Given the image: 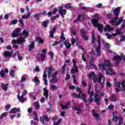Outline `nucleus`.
Listing matches in <instances>:
<instances>
[{
    "instance_id": "obj_20",
    "label": "nucleus",
    "mask_w": 125,
    "mask_h": 125,
    "mask_svg": "<svg viewBox=\"0 0 125 125\" xmlns=\"http://www.w3.org/2000/svg\"><path fill=\"white\" fill-rule=\"evenodd\" d=\"M103 78V75L101 73L99 74L98 76V82L100 83L101 85H102V87H103V84L102 83V82L101 81H102V78Z\"/></svg>"
},
{
    "instance_id": "obj_2",
    "label": "nucleus",
    "mask_w": 125,
    "mask_h": 125,
    "mask_svg": "<svg viewBox=\"0 0 125 125\" xmlns=\"http://www.w3.org/2000/svg\"><path fill=\"white\" fill-rule=\"evenodd\" d=\"M97 42H98V45L96 47L95 50L97 53V56L98 57H100L101 56V41L100 40H98Z\"/></svg>"
},
{
    "instance_id": "obj_29",
    "label": "nucleus",
    "mask_w": 125,
    "mask_h": 125,
    "mask_svg": "<svg viewBox=\"0 0 125 125\" xmlns=\"http://www.w3.org/2000/svg\"><path fill=\"white\" fill-rule=\"evenodd\" d=\"M30 15H31V13L28 12L27 15H24L21 16L22 19H27L30 18Z\"/></svg>"
},
{
    "instance_id": "obj_19",
    "label": "nucleus",
    "mask_w": 125,
    "mask_h": 125,
    "mask_svg": "<svg viewBox=\"0 0 125 125\" xmlns=\"http://www.w3.org/2000/svg\"><path fill=\"white\" fill-rule=\"evenodd\" d=\"M21 36H25L24 38L27 39L28 38V36H29V32L26 30V29H24L22 31V33H21Z\"/></svg>"
},
{
    "instance_id": "obj_54",
    "label": "nucleus",
    "mask_w": 125,
    "mask_h": 125,
    "mask_svg": "<svg viewBox=\"0 0 125 125\" xmlns=\"http://www.w3.org/2000/svg\"><path fill=\"white\" fill-rule=\"evenodd\" d=\"M40 119L41 123L42 124V125H45V123H44V118H43V117H40Z\"/></svg>"
},
{
    "instance_id": "obj_56",
    "label": "nucleus",
    "mask_w": 125,
    "mask_h": 125,
    "mask_svg": "<svg viewBox=\"0 0 125 125\" xmlns=\"http://www.w3.org/2000/svg\"><path fill=\"white\" fill-rule=\"evenodd\" d=\"M61 107L62 110H66V109H69V106H67V105H66V104L65 105L62 104Z\"/></svg>"
},
{
    "instance_id": "obj_21",
    "label": "nucleus",
    "mask_w": 125,
    "mask_h": 125,
    "mask_svg": "<svg viewBox=\"0 0 125 125\" xmlns=\"http://www.w3.org/2000/svg\"><path fill=\"white\" fill-rule=\"evenodd\" d=\"M63 44L65 46V47L67 49H69V48L71 47V43H70V42H68L67 40L63 42Z\"/></svg>"
},
{
    "instance_id": "obj_61",
    "label": "nucleus",
    "mask_w": 125,
    "mask_h": 125,
    "mask_svg": "<svg viewBox=\"0 0 125 125\" xmlns=\"http://www.w3.org/2000/svg\"><path fill=\"white\" fill-rule=\"evenodd\" d=\"M71 72L72 74H76V73H79V70H77V71L76 70V69H74L72 68L71 69Z\"/></svg>"
},
{
    "instance_id": "obj_30",
    "label": "nucleus",
    "mask_w": 125,
    "mask_h": 125,
    "mask_svg": "<svg viewBox=\"0 0 125 125\" xmlns=\"http://www.w3.org/2000/svg\"><path fill=\"white\" fill-rule=\"evenodd\" d=\"M51 83H56L58 82V78H52V79L50 80Z\"/></svg>"
},
{
    "instance_id": "obj_15",
    "label": "nucleus",
    "mask_w": 125,
    "mask_h": 125,
    "mask_svg": "<svg viewBox=\"0 0 125 125\" xmlns=\"http://www.w3.org/2000/svg\"><path fill=\"white\" fill-rule=\"evenodd\" d=\"M105 27L106 28H104V32H107V31H108V32H111V31H113L114 30V28L111 27V25L109 24L106 25Z\"/></svg>"
},
{
    "instance_id": "obj_33",
    "label": "nucleus",
    "mask_w": 125,
    "mask_h": 125,
    "mask_svg": "<svg viewBox=\"0 0 125 125\" xmlns=\"http://www.w3.org/2000/svg\"><path fill=\"white\" fill-rule=\"evenodd\" d=\"M36 40L38 41L39 43H41V44H42L44 42V40L41 37H37Z\"/></svg>"
},
{
    "instance_id": "obj_12",
    "label": "nucleus",
    "mask_w": 125,
    "mask_h": 125,
    "mask_svg": "<svg viewBox=\"0 0 125 125\" xmlns=\"http://www.w3.org/2000/svg\"><path fill=\"white\" fill-rule=\"evenodd\" d=\"M18 112H20V108L14 107L11 110H10L8 113H10V114H16V113Z\"/></svg>"
},
{
    "instance_id": "obj_31",
    "label": "nucleus",
    "mask_w": 125,
    "mask_h": 125,
    "mask_svg": "<svg viewBox=\"0 0 125 125\" xmlns=\"http://www.w3.org/2000/svg\"><path fill=\"white\" fill-rule=\"evenodd\" d=\"M34 82L36 85H39L40 84V80H39V78H38L37 76L34 77Z\"/></svg>"
},
{
    "instance_id": "obj_44",
    "label": "nucleus",
    "mask_w": 125,
    "mask_h": 125,
    "mask_svg": "<svg viewBox=\"0 0 125 125\" xmlns=\"http://www.w3.org/2000/svg\"><path fill=\"white\" fill-rule=\"evenodd\" d=\"M34 105L36 109H40V103L38 102H35Z\"/></svg>"
},
{
    "instance_id": "obj_51",
    "label": "nucleus",
    "mask_w": 125,
    "mask_h": 125,
    "mask_svg": "<svg viewBox=\"0 0 125 125\" xmlns=\"http://www.w3.org/2000/svg\"><path fill=\"white\" fill-rule=\"evenodd\" d=\"M51 89H53V90H55L56 89H58V87H57L55 85L51 84Z\"/></svg>"
},
{
    "instance_id": "obj_3",
    "label": "nucleus",
    "mask_w": 125,
    "mask_h": 125,
    "mask_svg": "<svg viewBox=\"0 0 125 125\" xmlns=\"http://www.w3.org/2000/svg\"><path fill=\"white\" fill-rule=\"evenodd\" d=\"M73 95L76 98H80V99H82L83 101H84L85 103H87V101H86V95L85 93H82V95L80 96V94H77L76 93H73Z\"/></svg>"
},
{
    "instance_id": "obj_45",
    "label": "nucleus",
    "mask_w": 125,
    "mask_h": 125,
    "mask_svg": "<svg viewBox=\"0 0 125 125\" xmlns=\"http://www.w3.org/2000/svg\"><path fill=\"white\" fill-rule=\"evenodd\" d=\"M76 91L77 92H79V96H81V94H82L83 91H82V89H81V88L79 87H76Z\"/></svg>"
},
{
    "instance_id": "obj_53",
    "label": "nucleus",
    "mask_w": 125,
    "mask_h": 125,
    "mask_svg": "<svg viewBox=\"0 0 125 125\" xmlns=\"http://www.w3.org/2000/svg\"><path fill=\"white\" fill-rule=\"evenodd\" d=\"M74 110H76V111H78L79 112H81L82 111V109L80 106H76L73 108Z\"/></svg>"
},
{
    "instance_id": "obj_58",
    "label": "nucleus",
    "mask_w": 125,
    "mask_h": 125,
    "mask_svg": "<svg viewBox=\"0 0 125 125\" xmlns=\"http://www.w3.org/2000/svg\"><path fill=\"white\" fill-rule=\"evenodd\" d=\"M57 29V26H54L52 30H51L50 31V32H52V33H53L54 34H55V33H56V30Z\"/></svg>"
},
{
    "instance_id": "obj_47",
    "label": "nucleus",
    "mask_w": 125,
    "mask_h": 125,
    "mask_svg": "<svg viewBox=\"0 0 125 125\" xmlns=\"http://www.w3.org/2000/svg\"><path fill=\"white\" fill-rule=\"evenodd\" d=\"M59 17V15L57 14L55 16L52 17L50 19V20H51L52 21H53L55 19H56V18H58Z\"/></svg>"
},
{
    "instance_id": "obj_10",
    "label": "nucleus",
    "mask_w": 125,
    "mask_h": 125,
    "mask_svg": "<svg viewBox=\"0 0 125 125\" xmlns=\"http://www.w3.org/2000/svg\"><path fill=\"white\" fill-rule=\"evenodd\" d=\"M59 13L61 14L62 17H64V15L67 13V10H66V9H63V6H61L60 9H59Z\"/></svg>"
},
{
    "instance_id": "obj_8",
    "label": "nucleus",
    "mask_w": 125,
    "mask_h": 125,
    "mask_svg": "<svg viewBox=\"0 0 125 125\" xmlns=\"http://www.w3.org/2000/svg\"><path fill=\"white\" fill-rule=\"evenodd\" d=\"M80 33L81 34V36H82V38H83L84 41L88 40V36H87L85 34V31L83 29H82L80 30Z\"/></svg>"
},
{
    "instance_id": "obj_5",
    "label": "nucleus",
    "mask_w": 125,
    "mask_h": 125,
    "mask_svg": "<svg viewBox=\"0 0 125 125\" xmlns=\"http://www.w3.org/2000/svg\"><path fill=\"white\" fill-rule=\"evenodd\" d=\"M21 29L19 28H17L15 30L13 31V33L12 34V38H17L19 36L21 35Z\"/></svg>"
},
{
    "instance_id": "obj_43",
    "label": "nucleus",
    "mask_w": 125,
    "mask_h": 125,
    "mask_svg": "<svg viewBox=\"0 0 125 125\" xmlns=\"http://www.w3.org/2000/svg\"><path fill=\"white\" fill-rule=\"evenodd\" d=\"M1 86L3 90H7V84H5L4 83H2Z\"/></svg>"
},
{
    "instance_id": "obj_9",
    "label": "nucleus",
    "mask_w": 125,
    "mask_h": 125,
    "mask_svg": "<svg viewBox=\"0 0 125 125\" xmlns=\"http://www.w3.org/2000/svg\"><path fill=\"white\" fill-rule=\"evenodd\" d=\"M105 72L106 75H107V76H112V75H115V72H114V70L112 69V66L108 67V69L106 70Z\"/></svg>"
},
{
    "instance_id": "obj_35",
    "label": "nucleus",
    "mask_w": 125,
    "mask_h": 125,
    "mask_svg": "<svg viewBox=\"0 0 125 125\" xmlns=\"http://www.w3.org/2000/svg\"><path fill=\"white\" fill-rule=\"evenodd\" d=\"M123 21H124V17H121L117 21V23L116 24V26H119V25H120L121 24L122 22H123Z\"/></svg>"
},
{
    "instance_id": "obj_23",
    "label": "nucleus",
    "mask_w": 125,
    "mask_h": 125,
    "mask_svg": "<svg viewBox=\"0 0 125 125\" xmlns=\"http://www.w3.org/2000/svg\"><path fill=\"white\" fill-rule=\"evenodd\" d=\"M96 27H98V31L101 33L103 32V24L99 23Z\"/></svg>"
},
{
    "instance_id": "obj_38",
    "label": "nucleus",
    "mask_w": 125,
    "mask_h": 125,
    "mask_svg": "<svg viewBox=\"0 0 125 125\" xmlns=\"http://www.w3.org/2000/svg\"><path fill=\"white\" fill-rule=\"evenodd\" d=\"M9 73L10 76H11V77H13V78H14V77H15V70H11Z\"/></svg>"
},
{
    "instance_id": "obj_27",
    "label": "nucleus",
    "mask_w": 125,
    "mask_h": 125,
    "mask_svg": "<svg viewBox=\"0 0 125 125\" xmlns=\"http://www.w3.org/2000/svg\"><path fill=\"white\" fill-rule=\"evenodd\" d=\"M93 117L95 118L96 121H99V119H100V116H99V114L94 112H93Z\"/></svg>"
},
{
    "instance_id": "obj_18",
    "label": "nucleus",
    "mask_w": 125,
    "mask_h": 125,
    "mask_svg": "<svg viewBox=\"0 0 125 125\" xmlns=\"http://www.w3.org/2000/svg\"><path fill=\"white\" fill-rule=\"evenodd\" d=\"M26 42V40H25V39H24L22 37H20L19 39L17 40V43L18 44H22V42Z\"/></svg>"
},
{
    "instance_id": "obj_22",
    "label": "nucleus",
    "mask_w": 125,
    "mask_h": 125,
    "mask_svg": "<svg viewBox=\"0 0 125 125\" xmlns=\"http://www.w3.org/2000/svg\"><path fill=\"white\" fill-rule=\"evenodd\" d=\"M29 47L28 50L29 52H31V51H32V49H34V48H35V42H31Z\"/></svg>"
},
{
    "instance_id": "obj_42",
    "label": "nucleus",
    "mask_w": 125,
    "mask_h": 125,
    "mask_svg": "<svg viewBox=\"0 0 125 125\" xmlns=\"http://www.w3.org/2000/svg\"><path fill=\"white\" fill-rule=\"evenodd\" d=\"M41 57L42 61H44V60H45V58H46V56L44 54L41 53Z\"/></svg>"
},
{
    "instance_id": "obj_26",
    "label": "nucleus",
    "mask_w": 125,
    "mask_h": 125,
    "mask_svg": "<svg viewBox=\"0 0 125 125\" xmlns=\"http://www.w3.org/2000/svg\"><path fill=\"white\" fill-rule=\"evenodd\" d=\"M0 76L2 79L6 78V74H5L4 71L2 70L0 71Z\"/></svg>"
},
{
    "instance_id": "obj_36",
    "label": "nucleus",
    "mask_w": 125,
    "mask_h": 125,
    "mask_svg": "<svg viewBox=\"0 0 125 125\" xmlns=\"http://www.w3.org/2000/svg\"><path fill=\"white\" fill-rule=\"evenodd\" d=\"M119 122L118 123L119 125H122V124H123V123H124L123 117H122V116H121V115H120V117L119 118Z\"/></svg>"
},
{
    "instance_id": "obj_11",
    "label": "nucleus",
    "mask_w": 125,
    "mask_h": 125,
    "mask_svg": "<svg viewBox=\"0 0 125 125\" xmlns=\"http://www.w3.org/2000/svg\"><path fill=\"white\" fill-rule=\"evenodd\" d=\"M120 11H121V7H118L114 10L113 14L115 15V16L119 17Z\"/></svg>"
},
{
    "instance_id": "obj_59",
    "label": "nucleus",
    "mask_w": 125,
    "mask_h": 125,
    "mask_svg": "<svg viewBox=\"0 0 125 125\" xmlns=\"http://www.w3.org/2000/svg\"><path fill=\"white\" fill-rule=\"evenodd\" d=\"M10 107H11V105L10 104H7L5 106V109L6 111H8L9 109H10Z\"/></svg>"
},
{
    "instance_id": "obj_32",
    "label": "nucleus",
    "mask_w": 125,
    "mask_h": 125,
    "mask_svg": "<svg viewBox=\"0 0 125 125\" xmlns=\"http://www.w3.org/2000/svg\"><path fill=\"white\" fill-rule=\"evenodd\" d=\"M49 23V21H44L42 22V26H43L44 28H47V25H48V23Z\"/></svg>"
},
{
    "instance_id": "obj_4",
    "label": "nucleus",
    "mask_w": 125,
    "mask_h": 125,
    "mask_svg": "<svg viewBox=\"0 0 125 125\" xmlns=\"http://www.w3.org/2000/svg\"><path fill=\"white\" fill-rule=\"evenodd\" d=\"M85 19V17H84V15L79 14L77 16L76 19L73 21V23H78V22H83V20Z\"/></svg>"
},
{
    "instance_id": "obj_52",
    "label": "nucleus",
    "mask_w": 125,
    "mask_h": 125,
    "mask_svg": "<svg viewBox=\"0 0 125 125\" xmlns=\"http://www.w3.org/2000/svg\"><path fill=\"white\" fill-rule=\"evenodd\" d=\"M18 53V59H19V61H22L23 60V57L20 56L19 52H17Z\"/></svg>"
},
{
    "instance_id": "obj_1",
    "label": "nucleus",
    "mask_w": 125,
    "mask_h": 125,
    "mask_svg": "<svg viewBox=\"0 0 125 125\" xmlns=\"http://www.w3.org/2000/svg\"><path fill=\"white\" fill-rule=\"evenodd\" d=\"M46 70H49L48 72V78H50V77H52V78H57L56 77H57V75L58 74V71H56L53 74L51 72H54L55 71L53 66H50V67H46L45 69V71H46Z\"/></svg>"
},
{
    "instance_id": "obj_17",
    "label": "nucleus",
    "mask_w": 125,
    "mask_h": 125,
    "mask_svg": "<svg viewBox=\"0 0 125 125\" xmlns=\"http://www.w3.org/2000/svg\"><path fill=\"white\" fill-rule=\"evenodd\" d=\"M117 98H118V95L117 94L112 95L111 96L110 101H111V102H116V101H118Z\"/></svg>"
},
{
    "instance_id": "obj_37",
    "label": "nucleus",
    "mask_w": 125,
    "mask_h": 125,
    "mask_svg": "<svg viewBox=\"0 0 125 125\" xmlns=\"http://www.w3.org/2000/svg\"><path fill=\"white\" fill-rule=\"evenodd\" d=\"M88 76L90 79H92V78L93 79L95 77H96L95 73H94V72H92L90 73H89Z\"/></svg>"
},
{
    "instance_id": "obj_55",
    "label": "nucleus",
    "mask_w": 125,
    "mask_h": 125,
    "mask_svg": "<svg viewBox=\"0 0 125 125\" xmlns=\"http://www.w3.org/2000/svg\"><path fill=\"white\" fill-rule=\"evenodd\" d=\"M105 65H104V64H99V68H100V69H101V70H105V67H104Z\"/></svg>"
},
{
    "instance_id": "obj_60",
    "label": "nucleus",
    "mask_w": 125,
    "mask_h": 125,
    "mask_svg": "<svg viewBox=\"0 0 125 125\" xmlns=\"http://www.w3.org/2000/svg\"><path fill=\"white\" fill-rule=\"evenodd\" d=\"M43 118H44V120L45 121V122H49V118L46 116L43 115Z\"/></svg>"
},
{
    "instance_id": "obj_39",
    "label": "nucleus",
    "mask_w": 125,
    "mask_h": 125,
    "mask_svg": "<svg viewBox=\"0 0 125 125\" xmlns=\"http://www.w3.org/2000/svg\"><path fill=\"white\" fill-rule=\"evenodd\" d=\"M60 39L61 40L64 42V41H65V42H66V38H65V36H64V32H63V31H62V35L61 36H60Z\"/></svg>"
},
{
    "instance_id": "obj_50",
    "label": "nucleus",
    "mask_w": 125,
    "mask_h": 125,
    "mask_svg": "<svg viewBox=\"0 0 125 125\" xmlns=\"http://www.w3.org/2000/svg\"><path fill=\"white\" fill-rule=\"evenodd\" d=\"M61 121H62V119H59L58 120V122H54L53 123V125H59V124L61 123Z\"/></svg>"
},
{
    "instance_id": "obj_57",
    "label": "nucleus",
    "mask_w": 125,
    "mask_h": 125,
    "mask_svg": "<svg viewBox=\"0 0 125 125\" xmlns=\"http://www.w3.org/2000/svg\"><path fill=\"white\" fill-rule=\"evenodd\" d=\"M125 40V35L124 36H121V39L119 40V42H124Z\"/></svg>"
},
{
    "instance_id": "obj_34",
    "label": "nucleus",
    "mask_w": 125,
    "mask_h": 125,
    "mask_svg": "<svg viewBox=\"0 0 125 125\" xmlns=\"http://www.w3.org/2000/svg\"><path fill=\"white\" fill-rule=\"evenodd\" d=\"M91 43L92 44L95 43V34L94 33H93L92 34V41Z\"/></svg>"
},
{
    "instance_id": "obj_62",
    "label": "nucleus",
    "mask_w": 125,
    "mask_h": 125,
    "mask_svg": "<svg viewBox=\"0 0 125 125\" xmlns=\"http://www.w3.org/2000/svg\"><path fill=\"white\" fill-rule=\"evenodd\" d=\"M82 85H83L84 87L87 86V83H86V82L85 81H82Z\"/></svg>"
},
{
    "instance_id": "obj_28",
    "label": "nucleus",
    "mask_w": 125,
    "mask_h": 125,
    "mask_svg": "<svg viewBox=\"0 0 125 125\" xmlns=\"http://www.w3.org/2000/svg\"><path fill=\"white\" fill-rule=\"evenodd\" d=\"M118 16H115V17H113L111 20L109 21L111 24H113V23H115V22H117L118 21Z\"/></svg>"
},
{
    "instance_id": "obj_6",
    "label": "nucleus",
    "mask_w": 125,
    "mask_h": 125,
    "mask_svg": "<svg viewBox=\"0 0 125 125\" xmlns=\"http://www.w3.org/2000/svg\"><path fill=\"white\" fill-rule=\"evenodd\" d=\"M113 60H117L115 62V67H118L119 64H120V60H122V57L119 55H116V56L113 57Z\"/></svg>"
},
{
    "instance_id": "obj_16",
    "label": "nucleus",
    "mask_w": 125,
    "mask_h": 125,
    "mask_svg": "<svg viewBox=\"0 0 125 125\" xmlns=\"http://www.w3.org/2000/svg\"><path fill=\"white\" fill-rule=\"evenodd\" d=\"M104 65L105 67H112V65H111V61L107 60H105L104 62Z\"/></svg>"
},
{
    "instance_id": "obj_49",
    "label": "nucleus",
    "mask_w": 125,
    "mask_h": 125,
    "mask_svg": "<svg viewBox=\"0 0 125 125\" xmlns=\"http://www.w3.org/2000/svg\"><path fill=\"white\" fill-rule=\"evenodd\" d=\"M121 86L123 89H124V90L125 91V81L124 80L122 82Z\"/></svg>"
},
{
    "instance_id": "obj_46",
    "label": "nucleus",
    "mask_w": 125,
    "mask_h": 125,
    "mask_svg": "<svg viewBox=\"0 0 125 125\" xmlns=\"http://www.w3.org/2000/svg\"><path fill=\"white\" fill-rule=\"evenodd\" d=\"M47 74H46V73L45 72V70L43 71V81H45V80H47Z\"/></svg>"
},
{
    "instance_id": "obj_7",
    "label": "nucleus",
    "mask_w": 125,
    "mask_h": 125,
    "mask_svg": "<svg viewBox=\"0 0 125 125\" xmlns=\"http://www.w3.org/2000/svg\"><path fill=\"white\" fill-rule=\"evenodd\" d=\"M100 100H101V97L97 94H95L94 101L98 106L100 105Z\"/></svg>"
},
{
    "instance_id": "obj_41",
    "label": "nucleus",
    "mask_w": 125,
    "mask_h": 125,
    "mask_svg": "<svg viewBox=\"0 0 125 125\" xmlns=\"http://www.w3.org/2000/svg\"><path fill=\"white\" fill-rule=\"evenodd\" d=\"M88 94L89 95V98H92L93 95H94V92L93 91H88Z\"/></svg>"
},
{
    "instance_id": "obj_13",
    "label": "nucleus",
    "mask_w": 125,
    "mask_h": 125,
    "mask_svg": "<svg viewBox=\"0 0 125 125\" xmlns=\"http://www.w3.org/2000/svg\"><path fill=\"white\" fill-rule=\"evenodd\" d=\"M91 21L94 27H96L97 25L99 24V19H93Z\"/></svg>"
},
{
    "instance_id": "obj_48",
    "label": "nucleus",
    "mask_w": 125,
    "mask_h": 125,
    "mask_svg": "<svg viewBox=\"0 0 125 125\" xmlns=\"http://www.w3.org/2000/svg\"><path fill=\"white\" fill-rule=\"evenodd\" d=\"M33 113H34V117H35L34 120L35 121H39V118H38V115L37 114V112L36 111H34Z\"/></svg>"
},
{
    "instance_id": "obj_64",
    "label": "nucleus",
    "mask_w": 125,
    "mask_h": 125,
    "mask_svg": "<svg viewBox=\"0 0 125 125\" xmlns=\"http://www.w3.org/2000/svg\"><path fill=\"white\" fill-rule=\"evenodd\" d=\"M11 24H12V25H15V24H17V20L12 21H11Z\"/></svg>"
},
{
    "instance_id": "obj_14",
    "label": "nucleus",
    "mask_w": 125,
    "mask_h": 125,
    "mask_svg": "<svg viewBox=\"0 0 125 125\" xmlns=\"http://www.w3.org/2000/svg\"><path fill=\"white\" fill-rule=\"evenodd\" d=\"M43 95L45 97V98H48V90H47V88L45 87L43 89Z\"/></svg>"
},
{
    "instance_id": "obj_40",
    "label": "nucleus",
    "mask_w": 125,
    "mask_h": 125,
    "mask_svg": "<svg viewBox=\"0 0 125 125\" xmlns=\"http://www.w3.org/2000/svg\"><path fill=\"white\" fill-rule=\"evenodd\" d=\"M18 97V99H19V101H20V102H21V103H23V102H24V96H21L20 97V96H19L17 97Z\"/></svg>"
},
{
    "instance_id": "obj_24",
    "label": "nucleus",
    "mask_w": 125,
    "mask_h": 125,
    "mask_svg": "<svg viewBox=\"0 0 125 125\" xmlns=\"http://www.w3.org/2000/svg\"><path fill=\"white\" fill-rule=\"evenodd\" d=\"M12 54H13V52H12L6 51L4 53V56L11 57V56H12Z\"/></svg>"
},
{
    "instance_id": "obj_63",
    "label": "nucleus",
    "mask_w": 125,
    "mask_h": 125,
    "mask_svg": "<svg viewBox=\"0 0 125 125\" xmlns=\"http://www.w3.org/2000/svg\"><path fill=\"white\" fill-rule=\"evenodd\" d=\"M105 36H106L108 40H110V39H111V38H112V35H111L109 33H106L105 34Z\"/></svg>"
},
{
    "instance_id": "obj_25",
    "label": "nucleus",
    "mask_w": 125,
    "mask_h": 125,
    "mask_svg": "<svg viewBox=\"0 0 125 125\" xmlns=\"http://www.w3.org/2000/svg\"><path fill=\"white\" fill-rule=\"evenodd\" d=\"M8 113H9V112H3V113H2L0 115V120H2V119H3V118H5V117H7V116L8 115Z\"/></svg>"
}]
</instances>
